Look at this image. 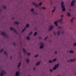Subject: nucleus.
I'll return each mask as SVG.
<instances>
[{"instance_id": "nucleus-15", "label": "nucleus", "mask_w": 76, "mask_h": 76, "mask_svg": "<svg viewBox=\"0 0 76 76\" xmlns=\"http://www.w3.org/2000/svg\"><path fill=\"white\" fill-rule=\"evenodd\" d=\"M63 4H64V2H62L61 3V7H63V6H64Z\"/></svg>"}, {"instance_id": "nucleus-32", "label": "nucleus", "mask_w": 76, "mask_h": 76, "mask_svg": "<svg viewBox=\"0 0 76 76\" xmlns=\"http://www.w3.org/2000/svg\"><path fill=\"white\" fill-rule=\"evenodd\" d=\"M23 50L24 52H25V53H26V51L25 50V49L23 48Z\"/></svg>"}, {"instance_id": "nucleus-28", "label": "nucleus", "mask_w": 76, "mask_h": 76, "mask_svg": "<svg viewBox=\"0 0 76 76\" xmlns=\"http://www.w3.org/2000/svg\"><path fill=\"white\" fill-rule=\"evenodd\" d=\"M42 2H41L40 3H39V6H41V5L42 4Z\"/></svg>"}, {"instance_id": "nucleus-1", "label": "nucleus", "mask_w": 76, "mask_h": 76, "mask_svg": "<svg viewBox=\"0 0 76 76\" xmlns=\"http://www.w3.org/2000/svg\"><path fill=\"white\" fill-rule=\"evenodd\" d=\"M1 33L2 35L4 36L5 37H6V38H7V34H6V32H2Z\"/></svg>"}, {"instance_id": "nucleus-46", "label": "nucleus", "mask_w": 76, "mask_h": 76, "mask_svg": "<svg viewBox=\"0 0 76 76\" xmlns=\"http://www.w3.org/2000/svg\"><path fill=\"white\" fill-rule=\"evenodd\" d=\"M3 50H0V53H1V51H2Z\"/></svg>"}, {"instance_id": "nucleus-29", "label": "nucleus", "mask_w": 76, "mask_h": 76, "mask_svg": "<svg viewBox=\"0 0 76 76\" xmlns=\"http://www.w3.org/2000/svg\"><path fill=\"white\" fill-rule=\"evenodd\" d=\"M74 46H76V42L74 43L73 44Z\"/></svg>"}, {"instance_id": "nucleus-53", "label": "nucleus", "mask_w": 76, "mask_h": 76, "mask_svg": "<svg viewBox=\"0 0 76 76\" xmlns=\"http://www.w3.org/2000/svg\"><path fill=\"white\" fill-rule=\"evenodd\" d=\"M12 19H13V18H12Z\"/></svg>"}, {"instance_id": "nucleus-14", "label": "nucleus", "mask_w": 76, "mask_h": 76, "mask_svg": "<svg viewBox=\"0 0 76 76\" xmlns=\"http://www.w3.org/2000/svg\"><path fill=\"white\" fill-rule=\"evenodd\" d=\"M54 23V24H55L56 26H57V21H55Z\"/></svg>"}, {"instance_id": "nucleus-35", "label": "nucleus", "mask_w": 76, "mask_h": 76, "mask_svg": "<svg viewBox=\"0 0 76 76\" xmlns=\"http://www.w3.org/2000/svg\"><path fill=\"white\" fill-rule=\"evenodd\" d=\"M27 39H28V40H29V39H30L29 37H27Z\"/></svg>"}, {"instance_id": "nucleus-12", "label": "nucleus", "mask_w": 76, "mask_h": 76, "mask_svg": "<svg viewBox=\"0 0 76 76\" xmlns=\"http://www.w3.org/2000/svg\"><path fill=\"white\" fill-rule=\"evenodd\" d=\"M60 34V31H58L57 32V35H59Z\"/></svg>"}, {"instance_id": "nucleus-17", "label": "nucleus", "mask_w": 76, "mask_h": 76, "mask_svg": "<svg viewBox=\"0 0 76 76\" xmlns=\"http://www.w3.org/2000/svg\"><path fill=\"white\" fill-rule=\"evenodd\" d=\"M25 29H26V27H25L24 29L23 30L21 31L22 33V32H24V31H25Z\"/></svg>"}, {"instance_id": "nucleus-51", "label": "nucleus", "mask_w": 76, "mask_h": 76, "mask_svg": "<svg viewBox=\"0 0 76 76\" xmlns=\"http://www.w3.org/2000/svg\"><path fill=\"white\" fill-rule=\"evenodd\" d=\"M34 70H35V68H34Z\"/></svg>"}, {"instance_id": "nucleus-37", "label": "nucleus", "mask_w": 76, "mask_h": 76, "mask_svg": "<svg viewBox=\"0 0 76 76\" xmlns=\"http://www.w3.org/2000/svg\"><path fill=\"white\" fill-rule=\"evenodd\" d=\"M38 55L37 54L36 55H35L34 57H38Z\"/></svg>"}, {"instance_id": "nucleus-36", "label": "nucleus", "mask_w": 76, "mask_h": 76, "mask_svg": "<svg viewBox=\"0 0 76 76\" xmlns=\"http://www.w3.org/2000/svg\"><path fill=\"white\" fill-rule=\"evenodd\" d=\"M48 38V36H47L46 37H45V40H46V39H47V38Z\"/></svg>"}, {"instance_id": "nucleus-38", "label": "nucleus", "mask_w": 76, "mask_h": 76, "mask_svg": "<svg viewBox=\"0 0 76 76\" xmlns=\"http://www.w3.org/2000/svg\"><path fill=\"white\" fill-rule=\"evenodd\" d=\"M3 8L4 9H6V7H5V6H4Z\"/></svg>"}, {"instance_id": "nucleus-24", "label": "nucleus", "mask_w": 76, "mask_h": 76, "mask_svg": "<svg viewBox=\"0 0 76 76\" xmlns=\"http://www.w3.org/2000/svg\"><path fill=\"white\" fill-rule=\"evenodd\" d=\"M69 52L71 53H74V51H73L72 50H70L69 51Z\"/></svg>"}, {"instance_id": "nucleus-50", "label": "nucleus", "mask_w": 76, "mask_h": 76, "mask_svg": "<svg viewBox=\"0 0 76 76\" xmlns=\"http://www.w3.org/2000/svg\"><path fill=\"white\" fill-rule=\"evenodd\" d=\"M12 58V57L11 56V57H10V58Z\"/></svg>"}, {"instance_id": "nucleus-41", "label": "nucleus", "mask_w": 76, "mask_h": 76, "mask_svg": "<svg viewBox=\"0 0 76 76\" xmlns=\"http://www.w3.org/2000/svg\"><path fill=\"white\" fill-rule=\"evenodd\" d=\"M54 35H56V32H54Z\"/></svg>"}, {"instance_id": "nucleus-23", "label": "nucleus", "mask_w": 76, "mask_h": 76, "mask_svg": "<svg viewBox=\"0 0 76 76\" xmlns=\"http://www.w3.org/2000/svg\"><path fill=\"white\" fill-rule=\"evenodd\" d=\"M14 23H15V24H17V25H18L19 23V22H16Z\"/></svg>"}, {"instance_id": "nucleus-48", "label": "nucleus", "mask_w": 76, "mask_h": 76, "mask_svg": "<svg viewBox=\"0 0 76 76\" xmlns=\"http://www.w3.org/2000/svg\"><path fill=\"white\" fill-rule=\"evenodd\" d=\"M61 17H63V15H61Z\"/></svg>"}, {"instance_id": "nucleus-20", "label": "nucleus", "mask_w": 76, "mask_h": 76, "mask_svg": "<svg viewBox=\"0 0 76 76\" xmlns=\"http://www.w3.org/2000/svg\"><path fill=\"white\" fill-rule=\"evenodd\" d=\"M75 19V18H73L71 20V22H73V19Z\"/></svg>"}, {"instance_id": "nucleus-6", "label": "nucleus", "mask_w": 76, "mask_h": 76, "mask_svg": "<svg viewBox=\"0 0 76 76\" xmlns=\"http://www.w3.org/2000/svg\"><path fill=\"white\" fill-rule=\"evenodd\" d=\"M19 71H17L16 72L15 76H19Z\"/></svg>"}, {"instance_id": "nucleus-39", "label": "nucleus", "mask_w": 76, "mask_h": 76, "mask_svg": "<svg viewBox=\"0 0 76 76\" xmlns=\"http://www.w3.org/2000/svg\"><path fill=\"white\" fill-rule=\"evenodd\" d=\"M26 61L28 63H29V60H28V59L26 60Z\"/></svg>"}, {"instance_id": "nucleus-52", "label": "nucleus", "mask_w": 76, "mask_h": 76, "mask_svg": "<svg viewBox=\"0 0 76 76\" xmlns=\"http://www.w3.org/2000/svg\"><path fill=\"white\" fill-rule=\"evenodd\" d=\"M1 10H0V11H1Z\"/></svg>"}, {"instance_id": "nucleus-10", "label": "nucleus", "mask_w": 76, "mask_h": 76, "mask_svg": "<svg viewBox=\"0 0 76 76\" xmlns=\"http://www.w3.org/2000/svg\"><path fill=\"white\" fill-rule=\"evenodd\" d=\"M62 21H63V19H61V20H58L57 22H60L61 23L62 22Z\"/></svg>"}, {"instance_id": "nucleus-2", "label": "nucleus", "mask_w": 76, "mask_h": 76, "mask_svg": "<svg viewBox=\"0 0 76 76\" xmlns=\"http://www.w3.org/2000/svg\"><path fill=\"white\" fill-rule=\"evenodd\" d=\"M6 72L4 71H2V73H0V76H4V75H6Z\"/></svg>"}, {"instance_id": "nucleus-5", "label": "nucleus", "mask_w": 76, "mask_h": 76, "mask_svg": "<svg viewBox=\"0 0 76 76\" xmlns=\"http://www.w3.org/2000/svg\"><path fill=\"white\" fill-rule=\"evenodd\" d=\"M10 29L11 30H12V31H14L15 32H16V29H14V28H10Z\"/></svg>"}, {"instance_id": "nucleus-31", "label": "nucleus", "mask_w": 76, "mask_h": 76, "mask_svg": "<svg viewBox=\"0 0 76 76\" xmlns=\"http://www.w3.org/2000/svg\"><path fill=\"white\" fill-rule=\"evenodd\" d=\"M67 16H70V14L69 13H68L67 14Z\"/></svg>"}, {"instance_id": "nucleus-19", "label": "nucleus", "mask_w": 76, "mask_h": 76, "mask_svg": "<svg viewBox=\"0 0 76 76\" xmlns=\"http://www.w3.org/2000/svg\"><path fill=\"white\" fill-rule=\"evenodd\" d=\"M54 9L52 11V12L53 13L56 10V7H54Z\"/></svg>"}, {"instance_id": "nucleus-3", "label": "nucleus", "mask_w": 76, "mask_h": 76, "mask_svg": "<svg viewBox=\"0 0 76 76\" xmlns=\"http://www.w3.org/2000/svg\"><path fill=\"white\" fill-rule=\"evenodd\" d=\"M49 30H50V31H51V30L52 29H53V26L52 25H50L49 26Z\"/></svg>"}, {"instance_id": "nucleus-22", "label": "nucleus", "mask_w": 76, "mask_h": 76, "mask_svg": "<svg viewBox=\"0 0 76 76\" xmlns=\"http://www.w3.org/2000/svg\"><path fill=\"white\" fill-rule=\"evenodd\" d=\"M37 32H36L34 33V36H35V35H37Z\"/></svg>"}, {"instance_id": "nucleus-4", "label": "nucleus", "mask_w": 76, "mask_h": 76, "mask_svg": "<svg viewBox=\"0 0 76 76\" xmlns=\"http://www.w3.org/2000/svg\"><path fill=\"white\" fill-rule=\"evenodd\" d=\"M75 2V0L72 1V2H71V6H73V5H74V3Z\"/></svg>"}, {"instance_id": "nucleus-27", "label": "nucleus", "mask_w": 76, "mask_h": 76, "mask_svg": "<svg viewBox=\"0 0 76 76\" xmlns=\"http://www.w3.org/2000/svg\"><path fill=\"white\" fill-rule=\"evenodd\" d=\"M56 69H57V68L55 66H54V67H53V70H56Z\"/></svg>"}, {"instance_id": "nucleus-47", "label": "nucleus", "mask_w": 76, "mask_h": 76, "mask_svg": "<svg viewBox=\"0 0 76 76\" xmlns=\"http://www.w3.org/2000/svg\"><path fill=\"white\" fill-rule=\"evenodd\" d=\"M39 39H41V37H39Z\"/></svg>"}, {"instance_id": "nucleus-16", "label": "nucleus", "mask_w": 76, "mask_h": 76, "mask_svg": "<svg viewBox=\"0 0 76 76\" xmlns=\"http://www.w3.org/2000/svg\"><path fill=\"white\" fill-rule=\"evenodd\" d=\"M20 64H21V63H19L18 64V67H20Z\"/></svg>"}, {"instance_id": "nucleus-43", "label": "nucleus", "mask_w": 76, "mask_h": 76, "mask_svg": "<svg viewBox=\"0 0 76 76\" xmlns=\"http://www.w3.org/2000/svg\"><path fill=\"white\" fill-rule=\"evenodd\" d=\"M13 44L14 45H16V43H14Z\"/></svg>"}, {"instance_id": "nucleus-34", "label": "nucleus", "mask_w": 76, "mask_h": 76, "mask_svg": "<svg viewBox=\"0 0 76 76\" xmlns=\"http://www.w3.org/2000/svg\"><path fill=\"white\" fill-rule=\"evenodd\" d=\"M34 9H31V12H34Z\"/></svg>"}, {"instance_id": "nucleus-21", "label": "nucleus", "mask_w": 76, "mask_h": 76, "mask_svg": "<svg viewBox=\"0 0 76 76\" xmlns=\"http://www.w3.org/2000/svg\"><path fill=\"white\" fill-rule=\"evenodd\" d=\"M29 26V24H27L26 25V27H27V28H28Z\"/></svg>"}, {"instance_id": "nucleus-8", "label": "nucleus", "mask_w": 76, "mask_h": 76, "mask_svg": "<svg viewBox=\"0 0 76 76\" xmlns=\"http://www.w3.org/2000/svg\"><path fill=\"white\" fill-rule=\"evenodd\" d=\"M33 5H34V6H35L36 7H38V5L36 3H35V2H33Z\"/></svg>"}, {"instance_id": "nucleus-18", "label": "nucleus", "mask_w": 76, "mask_h": 76, "mask_svg": "<svg viewBox=\"0 0 76 76\" xmlns=\"http://www.w3.org/2000/svg\"><path fill=\"white\" fill-rule=\"evenodd\" d=\"M43 47H44V46H43V45H42L40 46V48L41 49H42V48Z\"/></svg>"}, {"instance_id": "nucleus-30", "label": "nucleus", "mask_w": 76, "mask_h": 76, "mask_svg": "<svg viewBox=\"0 0 76 76\" xmlns=\"http://www.w3.org/2000/svg\"><path fill=\"white\" fill-rule=\"evenodd\" d=\"M56 60H57L56 58H55L53 60V61H56Z\"/></svg>"}, {"instance_id": "nucleus-7", "label": "nucleus", "mask_w": 76, "mask_h": 76, "mask_svg": "<svg viewBox=\"0 0 76 76\" xmlns=\"http://www.w3.org/2000/svg\"><path fill=\"white\" fill-rule=\"evenodd\" d=\"M75 61V59H71L70 60H68V62H69L70 61Z\"/></svg>"}, {"instance_id": "nucleus-45", "label": "nucleus", "mask_w": 76, "mask_h": 76, "mask_svg": "<svg viewBox=\"0 0 76 76\" xmlns=\"http://www.w3.org/2000/svg\"><path fill=\"white\" fill-rule=\"evenodd\" d=\"M55 54H57V51H56L55 52Z\"/></svg>"}, {"instance_id": "nucleus-42", "label": "nucleus", "mask_w": 76, "mask_h": 76, "mask_svg": "<svg viewBox=\"0 0 76 76\" xmlns=\"http://www.w3.org/2000/svg\"><path fill=\"white\" fill-rule=\"evenodd\" d=\"M42 9H46V8H45V7H42Z\"/></svg>"}, {"instance_id": "nucleus-33", "label": "nucleus", "mask_w": 76, "mask_h": 76, "mask_svg": "<svg viewBox=\"0 0 76 76\" xmlns=\"http://www.w3.org/2000/svg\"><path fill=\"white\" fill-rule=\"evenodd\" d=\"M4 53L5 54H6V55H7V52L6 51L4 52Z\"/></svg>"}, {"instance_id": "nucleus-44", "label": "nucleus", "mask_w": 76, "mask_h": 76, "mask_svg": "<svg viewBox=\"0 0 76 76\" xmlns=\"http://www.w3.org/2000/svg\"><path fill=\"white\" fill-rule=\"evenodd\" d=\"M50 71L51 72H53V70H52V69H50Z\"/></svg>"}, {"instance_id": "nucleus-49", "label": "nucleus", "mask_w": 76, "mask_h": 76, "mask_svg": "<svg viewBox=\"0 0 76 76\" xmlns=\"http://www.w3.org/2000/svg\"><path fill=\"white\" fill-rule=\"evenodd\" d=\"M63 33H64V31H62V34H63Z\"/></svg>"}, {"instance_id": "nucleus-40", "label": "nucleus", "mask_w": 76, "mask_h": 76, "mask_svg": "<svg viewBox=\"0 0 76 76\" xmlns=\"http://www.w3.org/2000/svg\"><path fill=\"white\" fill-rule=\"evenodd\" d=\"M27 54L28 55V56H30V55H31V53H27Z\"/></svg>"}, {"instance_id": "nucleus-25", "label": "nucleus", "mask_w": 76, "mask_h": 76, "mask_svg": "<svg viewBox=\"0 0 76 76\" xmlns=\"http://www.w3.org/2000/svg\"><path fill=\"white\" fill-rule=\"evenodd\" d=\"M32 32H31L29 34V35H32Z\"/></svg>"}, {"instance_id": "nucleus-11", "label": "nucleus", "mask_w": 76, "mask_h": 76, "mask_svg": "<svg viewBox=\"0 0 76 76\" xmlns=\"http://www.w3.org/2000/svg\"><path fill=\"white\" fill-rule=\"evenodd\" d=\"M40 63H41V62L39 61L36 63V65L38 66V65H39L40 64Z\"/></svg>"}, {"instance_id": "nucleus-13", "label": "nucleus", "mask_w": 76, "mask_h": 76, "mask_svg": "<svg viewBox=\"0 0 76 76\" xmlns=\"http://www.w3.org/2000/svg\"><path fill=\"white\" fill-rule=\"evenodd\" d=\"M55 67L56 68H57V67H58V64L55 65Z\"/></svg>"}, {"instance_id": "nucleus-26", "label": "nucleus", "mask_w": 76, "mask_h": 76, "mask_svg": "<svg viewBox=\"0 0 76 76\" xmlns=\"http://www.w3.org/2000/svg\"><path fill=\"white\" fill-rule=\"evenodd\" d=\"M49 63H53V61L51 60H49Z\"/></svg>"}, {"instance_id": "nucleus-9", "label": "nucleus", "mask_w": 76, "mask_h": 76, "mask_svg": "<svg viewBox=\"0 0 76 76\" xmlns=\"http://www.w3.org/2000/svg\"><path fill=\"white\" fill-rule=\"evenodd\" d=\"M62 11H65L66 10V9L64 8V6H62Z\"/></svg>"}]
</instances>
